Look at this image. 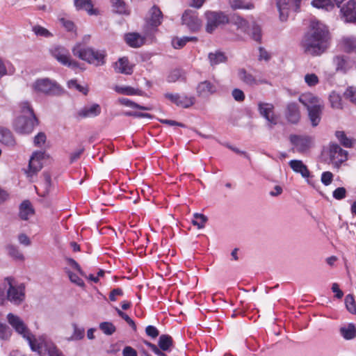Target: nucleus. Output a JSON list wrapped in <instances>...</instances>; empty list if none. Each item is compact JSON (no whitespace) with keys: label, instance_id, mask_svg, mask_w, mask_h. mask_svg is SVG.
Wrapping results in <instances>:
<instances>
[{"label":"nucleus","instance_id":"obj_14","mask_svg":"<svg viewBox=\"0 0 356 356\" xmlns=\"http://www.w3.org/2000/svg\"><path fill=\"white\" fill-rule=\"evenodd\" d=\"M182 22L191 31H198L202 25V21L198 17L197 12L192 10H187L184 13Z\"/></svg>","mask_w":356,"mask_h":356},{"label":"nucleus","instance_id":"obj_24","mask_svg":"<svg viewBox=\"0 0 356 356\" xmlns=\"http://www.w3.org/2000/svg\"><path fill=\"white\" fill-rule=\"evenodd\" d=\"M299 101L307 110L321 106L322 101L312 93H304L299 97Z\"/></svg>","mask_w":356,"mask_h":356},{"label":"nucleus","instance_id":"obj_7","mask_svg":"<svg viewBox=\"0 0 356 356\" xmlns=\"http://www.w3.org/2000/svg\"><path fill=\"white\" fill-rule=\"evenodd\" d=\"M27 341L31 350L38 353L41 352L42 348H44L47 352H49V350L56 346L52 340L46 334H42L38 338H35L32 334L30 339Z\"/></svg>","mask_w":356,"mask_h":356},{"label":"nucleus","instance_id":"obj_46","mask_svg":"<svg viewBox=\"0 0 356 356\" xmlns=\"http://www.w3.org/2000/svg\"><path fill=\"white\" fill-rule=\"evenodd\" d=\"M66 273L68 275V277L70 282L81 288L85 287V283L83 280L79 277V275L70 270H65Z\"/></svg>","mask_w":356,"mask_h":356},{"label":"nucleus","instance_id":"obj_2","mask_svg":"<svg viewBox=\"0 0 356 356\" xmlns=\"http://www.w3.org/2000/svg\"><path fill=\"white\" fill-rule=\"evenodd\" d=\"M72 51L74 56L90 65L99 67L106 64L107 54L105 50L86 47L78 43L72 48Z\"/></svg>","mask_w":356,"mask_h":356},{"label":"nucleus","instance_id":"obj_21","mask_svg":"<svg viewBox=\"0 0 356 356\" xmlns=\"http://www.w3.org/2000/svg\"><path fill=\"white\" fill-rule=\"evenodd\" d=\"M334 64L337 71L346 72L354 66L355 62H353L349 56L344 55L336 56L333 59Z\"/></svg>","mask_w":356,"mask_h":356},{"label":"nucleus","instance_id":"obj_11","mask_svg":"<svg viewBox=\"0 0 356 356\" xmlns=\"http://www.w3.org/2000/svg\"><path fill=\"white\" fill-rule=\"evenodd\" d=\"M348 152L339 145L332 143L330 145L329 157L331 163L339 168L342 163L347 160Z\"/></svg>","mask_w":356,"mask_h":356},{"label":"nucleus","instance_id":"obj_25","mask_svg":"<svg viewBox=\"0 0 356 356\" xmlns=\"http://www.w3.org/2000/svg\"><path fill=\"white\" fill-rule=\"evenodd\" d=\"M0 143L9 147L15 146L16 140L10 129L0 127Z\"/></svg>","mask_w":356,"mask_h":356},{"label":"nucleus","instance_id":"obj_19","mask_svg":"<svg viewBox=\"0 0 356 356\" xmlns=\"http://www.w3.org/2000/svg\"><path fill=\"white\" fill-rule=\"evenodd\" d=\"M163 15L161 10L156 6H154L149 11V16L146 18V24L151 29L158 27L162 21Z\"/></svg>","mask_w":356,"mask_h":356},{"label":"nucleus","instance_id":"obj_62","mask_svg":"<svg viewBox=\"0 0 356 356\" xmlns=\"http://www.w3.org/2000/svg\"><path fill=\"white\" fill-rule=\"evenodd\" d=\"M145 333L147 336L150 337L152 339L156 338L159 334L158 329L153 325L147 326L145 328Z\"/></svg>","mask_w":356,"mask_h":356},{"label":"nucleus","instance_id":"obj_56","mask_svg":"<svg viewBox=\"0 0 356 356\" xmlns=\"http://www.w3.org/2000/svg\"><path fill=\"white\" fill-rule=\"evenodd\" d=\"M43 177H44V187L45 190L41 193L38 192V193L39 195H40L41 196H45L49 193V188L51 186V176L48 172H44Z\"/></svg>","mask_w":356,"mask_h":356},{"label":"nucleus","instance_id":"obj_16","mask_svg":"<svg viewBox=\"0 0 356 356\" xmlns=\"http://www.w3.org/2000/svg\"><path fill=\"white\" fill-rule=\"evenodd\" d=\"M43 158L44 152H35L33 154L29 161V169L26 170L28 177H32L42 168L41 161Z\"/></svg>","mask_w":356,"mask_h":356},{"label":"nucleus","instance_id":"obj_54","mask_svg":"<svg viewBox=\"0 0 356 356\" xmlns=\"http://www.w3.org/2000/svg\"><path fill=\"white\" fill-rule=\"evenodd\" d=\"M304 79L307 85L309 87L315 86L319 83L318 76L314 73H308L305 74Z\"/></svg>","mask_w":356,"mask_h":356},{"label":"nucleus","instance_id":"obj_29","mask_svg":"<svg viewBox=\"0 0 356 356\" xmlns=\"http://www.w3.org/2000/svg\"><path fill=\"white\" fill-rule=\"evenodd\" d=\"M229 22L233 25H234L238 30H240L243 33H248V30L249 29L248 22L241 17L238 15L232 16L230 19H229Z\"/></svg>","mask_w":356,"mask_h":356},{"label":"nucleus","instance_id":"obj_63","mask_svg":"<svg viewBox=\"0 0 356 356\" xmlns=\"http://www.w3.org/2000/svg\"><path fill=\"white\" fill-rule=\"evenodd\" d=\"M346 188L343 187H339L333 191L332 195L336 200H342L346 197Z\"/></svg>","mask_w":356,"mask_h":356},{"label":"nucleus","instance_id":"obj_39","mask_svg":"<svg viewBox=\"0 0 356 356\" xmlns=\"http://www.w3.org/2000/svg\"><path fill=\"white\" fill-rule=\"evenodd\" d=\"M312 4L317 8H322L327 11L332 10L334 7L331 0H313Z\"/></svg>","mask_w":356,"mask_h":356},{"label":"nucleus","instance_id":"obj_37","mask_svg":"<svg viewBox=\"0 0 356 356\" xmlns=\"http://www.w3.org/2000/svg\"><path fill=\"white\" fill-rule=\"evenodd\" d=\"M186 73L180 69H175L172 70L168 76V81L170 83L176 82L177 81H185Z\"/></svg>","mask_w":356,"mask_h":356},{"label":"nucleus","instance_id":"obj_44","mask_svg":"<svg viewBox=\"0 0 356 356\" xmlns=\"http://www.w3.org/2000/svg\"><path fill=\"white\" fill-rule=\"evenodd\" d=\"M113 10L119 14H129L126 5L122 0H111Z\"/></svg>","mask_w":356,"mask_h":356},{"label":"nucleus","instance_id":"obj_64","mask_svg":"<svg viewBox=\"0 0 356 356\" xmlns=\"http://www.w3.org/2000/svg\"><path fill=\"white\" fill-rule=\"evenodd\" d=\"M46 141V136L44 133H38L33 140L34 145L38 147H41Z\"/></svg>","mask_w":356,"mask_h":356},{"label":"nucleus","instance_id":"obj_45","mask_svg":"<svg viewBox=\"0 0 356 356\" xmlns=\"http://www.w3.org/2000/svg\"><path fill=\"white\" fill-rule=\"evenodd\" d=\"M192 223L197 226L198 229L204 227L205 223L207 221V217L202 213H195L193 215Z\"/></svg>","mask_w":356,"mask_h":356},{"label":"nucleus","instance_id":"obj_27","mask_svg":"<svg viewBox=\"0 0 356 356\" xmlns=\"http://www.w3.org/2000/svg\"><path fill=\"white\" fill-rule=\"evenodd\" d=\"M125 41L129 46L137 48L144 44L145 38L137 33H129L125 35Z\"/></svg>","mask_w":356,"mask_h":356},{"label":"nucleus","instance_id":"obj_57","mask_svg":"<svg viewBox=\"0 0 356 356\" xmlns=\"http://www.w3.org/2000/svg\"><path fill=\"white\" fill-rule=\"evenodd\" d=\"M344 97L349 99L353 104L356 105V88L348 87L344 92Z\"/></svg>","mask_w":356,"mask_h":356},{"label":"nucleus","instance_id":"obj_33","mask_svg":"<svg viewBox=\"0 0 356 356\" xmlns=\"http://www.w3.org/2000/svg\"><path fill=\"white\" fill-rule=\"evenodd\" d=\"M322 107L323 104H321V106L307 110L309 118L313 127L317 126L320 122Z\"/></svg>","mask_w":356,"mask_h":356},{"label":"nucleus","instance_id":"obj_61","mask_svg":"<svg viewBox=\"0 0 356 356\" xmlns=\"http://www.w3.org/2000/svg\"><path fill=\"white\" fill-rule=\"evenodd\" d=\"M59 21L67 31H75V25L71 20L65 17H60L59 18Z\"/></svg>","mask_w":356,"mask_h":356},{"label":"nucleus","instance_id":"obj_6","mask_svg":"<svg viewBox=\"0 0 356 356\" xmlns=\"http://www.w3.org/2000/svg\"><path fill=\"white\" fill-rule=\"evenodd\" d=\"M207 19L206 31L211 33L220 25L229 22V17L224 13L219 11H207L205 13Z\"/></svg>","mask_w":356,"mask_h":356},{"label":"nucleus","instance_id":"obj_30","mask_svg":"<svg viewBox=\"0 0 356 356\" xmlns=\"http://www.w3.org/2000/svg\"><path fill=\"white\" fill-rule=\"evenodd\" d=\"M341 45L344 51L350 53L356 50V37L346 36L341 40Z\"/></svg>","mask_w":356,"mask_h":356},{"label":"nucleus","instance_id":"obj_3","mask_svg":"<svg viewBox=\"0 0 356 356\" xmlns=\"http://www.w3.org/2000/svg\"><path fill=\"white\" fill-rule=\"evenodd\" d=\"M4 287L6 289L7 301L14 305H20L25 300V285L15 282L14 278L7 277L4 280Z\"/></svg>","mask_w":356,"mask_h":356},{"label":"nucleus","instance_id":"obj_22","mask_svg":"<svg viewBox=\"0 0 356 356\" xmlns=\"http://www.w3.org/2000/svg\"><path fill=\"white\" fill-rule=\"evenodd\" d=\"M101 113V107L97 104L85 106L77 111V117L80 119L94 118Z\"/></svg>","mask_w":356,"mask_h":356},{"label":"nucleus","instance_id":"obj_48","mask_svg":"<svg viewBox=\"0 0 356 356\" xmlns=\"http://www.w3.org/2000/svg\"><path fill=\"white\" fill-rule=\"evenodd\" d=\"M7 250H8V252L9 255L10 257H12L13 258H14L15 259H17V260H20V261L24 260V255L19 250L17 247L13 245H10L7 247Z\"/></svg>","mask_w":356,"mask_h":356},{"label":"nucleus","instance_id":"obj_10","mask_svg":"<svg viewBox=\"0 0 356 356\" xmlns=\"http://www.w3.org/2000/svg\"><path fill=\"white\" fill-rule=\"evenodd\" d=\"M165 99L178 107L188 108L195 102V98L193 96H188L186 94L166 92L164 94Z\"/></svg>","mask_w":356,"mask_h":356},{"label":"nucleus","instance_id":"obj_59","mask_svg":"<svg viewBox=\"0 0 356 356\" xmlns=\"http://www.w3.org/2000/svg\"><path fill=\"white\" fill-rule=\"evenodd\" d=\"M11 336V330L9 327L4 323H0V338L7 340Z\"/></svg>","mask_w":356,"mask_h":356},{"label":"nucleus","instance_id":"obj_51","mask_svg":"<svg viewBox=\"0 0 356 356\" xmlns=\"http://www.w3.org/2000/svg\"><path fill=\"white\" fill-rule=\"evenodd\" d=\"M335 136L337 139L340 141L341 144L346 147H350L352 146V141L348 138L343 131H337L335 133Z\"/></svg>","mask_w":356,"mask_h":356},{"label":"nucleus","instance_id":"obj_60","mask_svg":"<svg viewBox=\"0 0 356 356\" xmlns=\"http://www.w3.org/2000/svg\"><path fill=\"white\" fill-rule=\"evenodd\" d=\"M67 263L69 266H70L72 268L77 270V272L83 277H86V273L81 269L79 264L73 259L67 258L66 259Z\"/></svg>","mask_w":356,"mask_h":356},{"label":"nucleus","instance_id":"obj_15","mask_svg":"<svg viewBox=\"0 0 356 356\" xmlns=\"http://www.w3.org/2000/svg\"><path fill=\"white\" fill-rule=\"evenodd\" d=\"M218 83L216 81L205 80L200 82L196 86L197 95L200 97L207 98L218 91Z\"/></svg>","mask_w":356,"mask_h":356},{"label":"nucleus","instance_id":"obj_42","mask_svg":"<svg viewBox=\"0 0 356 356\" xmlns=\"http://www.w3.org/2000/svg\"><path fill=\"white\" fill-rule=\"evenodd\" d=\"M74 329L73 334L68 339L69 341H77L81 340L84 337L85 330L83 327H79L76 323L72 324Z\"/></svg>","mask_w":356,"mask_h":356},{"label":"nucleus","instance_id":"obj_8","mask_svg":"<svg viewBox=\"0 0 356 356\" xmlns=\"http://www.w3.org/2000/svg\"><path fill=\"white\" fill-rule=\"evenodd\" d=\"M38 124V119L30 116L20 115L14 122L15 131L21 134H31Z\"/></svg>","mask_w":356,"mask_h":356},{"label":"nucleus","instance_id":"obj_18","mask_svg":"<svg viewBox=\"0 0 356 356\" xmlns=\"http://www.w3.org/2000/svg\"><path fill=\"white\" fill-rule=\"evenodd\" d=\"M341 13L346 22H356V1L349 0L341 8Z\"/></svg>","mask_w":356,"mask_h":356},{"label":"nucleus","instance_id":"obj_55","mask_svg":"<svg viewBox=\"0 0 356 356\" xmlns=\"http://www.w3.org/2000/svg\"><path fill=\"white\" fill-rule=\"evenodd\" d=\"M32 31L38 36L49 38L52 35L47 29L38 25L33 26Z\"/></svg>","mask_w":356,"mask_h":356},{"label":"nucleus","instance_id":"obj_43","mask_svg":"<svg viewBox=\"0 0 356 356\" xmlns=\"http://www.w3.org/2000/svg\"><path fill=\"white\" fill-rule=\"evenodd\" d=\"M197 38L195 37H188L185 36L181 38H175L172 41V44L175 49H180L183 47L189 41H195Z\"/></svg>","mask_w":356,"mask_h":356},{"label":"nucleus","instance_id":"obj_53","mask_svg":"<svg viewBox=\"0 0 356 356\" xmlns=\"http://www.w3.org/2000/svg\"><path fill=\"white\" fill-rule=\"evenodd\" d=\"M345 304H346V307L347 309L351 314L356 313V305H355L354 298L352 295L348 294L346 296Z\"/></svg>","mask_w":356,"mask_h":356},{"label":"nucleus","instance_id":"obj_58","mask_svg":"<svg viewBox=\"0 0 356 356\" xmlns=\"http://www.w3.org/2000/svg\"><path fill=\"white\" fill-rule=\"evenodd\" d=\"M331 106L334 108H342L341 97L339 95L333 92L330 95Z\"/></svg>","mask_w":356,"mask_h":356},{"label":"nucleus","instance_id":"obj_31","mask_svg":"<svg viewBox=\"0 0 356 356\" xmlns=\"http://www.w3.org/2000/svg\"><path fill=\"white\" fill-rule=\"evenodd\" d=\"M74 6L76 10H84L90 15H96V10L92 8V4L90 0H74Z\"/></svg>","mask_w":356,"mask_h":356},{"label":"nucleus","instance_id":"obj_17","mask_svg":"<svg viewBox=\"0 0 356 356\" xmlns=\"http://www.w3.org/2000/svg\"><path fill=\"white\" fill-rule=\"evenodd\" d=\"M276 4L280 14V19L282 22L287 20L291 11L295 12L294 3L291 0H276Z\"/></svg>","mask_w":356,"mask_h":356},{"label":"nucleus","instance_id":"obj_12","mask_svg":"<svg viewBox=\"0 0 356 356\" xmlns=\"http://www.w3.org/2000/svg\"><path fill=\"white\" fill-rule=\"evenodd\" d=\"M258 111L259 114L268 121L270 129L277 124V117L274 113L273 104L260 102L258 103Z\"/></svg>","mask_w":356,"mask_h":356},{"label":"nucleus","instance_id":"obj_26","mask_svg":"<svg viewBox=\"0 0 356 356\" xmlns=\"http://www.w3.org/2000/svg\"><path fill=\"white\" fill-rule=\"evenodd\" d=\"M115 71L118 73L131 74L133 72L132 66L127 58L122 57L114 63Z\"/></svg>","mask_w":356,"mask_h":356},{"label":"nucleus","instance_id":"obj_40","mask_svg":"<svg viewBox=\"0 0 356 356\" xmlns=\"http://www.w3.org/2000/svg\"><path fill=\"white\" fill-rule=\"evenodd\" d=\"M118 102L125 106L130 107L132 108H137V109H140V110H143V111L151 110L150 107L141 106V105L131 101V99H129L128 98H123V97L120 98L118 99Z\"/></svg>","mask_w":356,"mask_h":356},{"label":"nucleus","instance_id":"obj_50","mask_svg":"<svg viewBox=\"0 0 356 356\" xmlns=\"http://www.w3.org/2000/svg\"><path fill=\"white\" fill-rule=\"evenodd\" d=\"M247 33L250 34L252 38L257 42H260L261 40V28L257 25L254 24L250 31L248 30Z\"/></svg>","mask_w":356,"mask_h":356},{"label":"nucleus","instance_id":"obj_35","mask_svg":"<svg viewBox=\"0 0 356 356\" xmlns=\"http://www.w3.org/2000/svg\"><path fill=\"white\" fill-rule=\"evenodd\" d=\"M208 58L212 66L225 63L227 60V57L225 54L220 51L209 53Z\"/></svg>","mask_w":356,"mask_h":356},{"label":"nucleus","instance_id":"obj_47","mask_svg":"<svg viewBox=\"0 0 356 356\" xmlns=\"http://www.w3.org/2000/svg\"><path fill=\"white\" fill-rule=\"evenodd\" d=\"M115 92L119 94H123L126 95H138V90L130 87V86H115Z\"/></svg>","mask_w":356,"mask_h":356},{"label":"nucleus","instance_id":"obj_1","mask_svg":"<svg viewBox=\"0 0 356 356\" xmlns=\"http://www.w3.org/2000/svg\"><path fill=\"white\" fill-rule=\"evenodd\" d=\"M330 32L323 23L312 20L309 31L305 34L301 47L307 54L318 56L323 54L329 47Z\"/></svg>","mask_w":356,"mask_h":356},{"label":"nucleus","instance_id":"obj_41","mask_svg":"<svg viewBox=\"0 0 356 356\" xmlns=\"http://www.w3.org/2000/svg\"><path fill=\"white\" fill-rule=\"evenodd\" d=\"M19 106H20V111L22 113L21 115L36 118L30 102H29L27 101L22 102L20 104Z\"/></svg>","mask_w":356,"mask_h":356},{"label":"nucleus","instance_id":"obj_28","mask_svg":"<svg viewBox=\"0 0 356 356\" xmlns=\"http://www.w3.org/2000/svg\"><path fill=\"white\" fill-rule=\"evenodd\" d=\"M289 165L294 172L301 174L303 177L307 178L309 177V171L302 161L291 160L289 162Z\"/></svg>","mask_w":356,"mask_h":356},{"label":"nucleus","instance_id":"obj_34","mask_svg":"<svg viewBox=\"0 0 356 356\" xmlns=\"http://www.w3.org/2000/svg\"><path fill=\"white\" fill-rule=\"evenodd\" d=\"M340 333L345 339H353L356 337V327L354 324L349 323L340 328Z\"/></svg>","mask_w":356,"mask_h":356},{"label":"nucleus","instance_id":"obj_23","mask_svg":"<svg viewBox=\"0 0 356 356\" xmlns=\"http://www.w3.org/2000/svg\"><path fill=\"white\" fill-rule=\"evenodd\" d=\"M285 117L287 121L292 124H296L300 118V113L296 103L291 102L286 105Z\"/></svg>","mask_w":356,"mask_h":356},{"label":"nucleus","instance_id":"obj_38","mask_svg":"<svg viewBox=\"0 0 356 356\" xmlns=\"http://www.w3.org/2000/svg\"><path fill=\"white\" fill-rule=\"evenodd\" d=\"M229 5L232 8L236 9H252L254 5L251 2H246L245 0H229Z\"/></svg>","mask_w":356,"mask_h":356},{"label":"nucleus","instance_id":"obj_20","mask_svg":"<svg viewBox=\"0 0 356 356\" xmlns=\"http://www.w3.org/2000/svg\"><path fill=\"white\" fill-rule=\"evenodd\" d=\"M238 76L243 83L249 86L267 83V81L265 79H257L255 76H254L251 73L248 72L244 68H241L238 70Z\"/></svg>","mask_w":356,"mask_h":356},{"label":"nucleus","instance_id":"obj_5","mask_svg":"<svg viewBox=\"0 0 356 356\" xmlns=\"http://www.w3.org/2000/svg\"><path fill=\"white\" fill-rule=\"evenodd\" d=\"M51 55L60 64L76 69L79 67V63L70 58L69 51L64 47L54 45L49 49Z\"/></svg>","mask_w":356,"mask_h":356},{"label":"nucleus","instance_id":"obj_9","mask_svg":"<svg viewBox=\"0 0 356 356\" xmlns=\"http://www.w3.org/2000/svg\"><path fill=\"white\" fill-rule=\"evenodd\" d=\"M7 320L16 332L20 334L26 341L30 339L32 333L19 316L9 313L7 315Z\"/></svg>","mask_w":356,"mask_h":356},{"label":"nucleus","instance_id":"obj_13","mask_svg":"<svg viewBox=\"0 0 356 356\" xmlns=\"http://www.w3.org/2000/svg\"><path fill=\"white\" fill-rule=\"evenodd\" d=\"M290 142L293 145V152L304 153L310 148L312 139L307 136L291 135Z\"/></svg>","mask_w":356,"mask_h":356},{"label":"nucleus","instance_id":"obj_4","mask_svg":"<svg viewBox=\"0 0 356 356\" xmlns=\"http://www.w3.org/2000/svg\"><path fill=\"white\" fill-rule=\"evenodd\" d=\"M33 90L47 95H58L62 92L61 87L49 78L37 79L32 85Z\"/></svg>","mask_w":356,"mask_h":356},{"label":"nucleus","instance_id":"obj_36","mask_svg":"<svg viewBox=\"0 0 356 356\" xmlns=\"http://www.w3.org/2000/svg\"><path fill=\"white\" fill-rule=\"evenodd\" d=\"M158 345L163 351H170L173 346L172 338L168 334H162L159 337Z\"/></svg>","mask_w":356,"mask_h":356},{"label":"nucleus","instance_id":"obj_49","mask_svg":"<svg viewBox=\"0 0 356 356\" xmlns=\"http://www.w3.org/2000/svg\"><path fill=\"white\" fill-rule=\"evenodd\" d=\"M99 329L106 335H111L116 330L115 326L111 322L101 323Z\"/></svg>","mask_w":356,"mask_h":356},{"label":"nucleus","instance_id":"obj_52","mask_svg":"<svg viewBox=\"0 0 356 356\" xmlns=\"http://www.w3.org/2000/svg\"><path fill=\"white\" fill-rule=\"evenodd\" d=\"M67 86L69 88L75 89L83 95H86L88 92V90L86 87L80 85L78 83L77 81L74 79L70 80L67 82Z\"/></svg>","mask_w":356,"mask_h":356},{"label":"nucleus","instance_id":"obj_32","mask_svg":"<svg viewBox=\"0 0 356 356\" xmlns=\"http://www.w3.org/2000/svg\"><path fill=\"white\" fill-rule=\"evenodd\" d=\"M33 214V209L29 200H25L19 206V217L22 220H28Z\"/></svg>","mask_w":356,"mask_h":356}]
</instances>
